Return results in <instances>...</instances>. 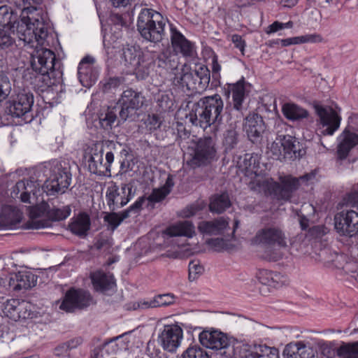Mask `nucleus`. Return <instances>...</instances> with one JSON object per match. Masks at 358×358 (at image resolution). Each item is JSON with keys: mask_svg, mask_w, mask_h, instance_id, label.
<instances>
[{"mask_svg": "<svg viewBox=\"0 0 358 358\" xmlns=\"http://www.w3.org/2000/svg\"><path fill=\"white\" fill-rule=\"evenodd\" d=\"M341 204L343 206L358 207V190L353 189L346 194Z\"/></svg>", "mask_w": 358, "mask_h": 358, "instance_id": "5fc2aeb1", "label": "nucleus"}, {"mask_svg": "<svg viewBox=\"0 0 358 358\" xmlns=\"http://www.w3.org/2000/svg\"><path fill=\"white\" fill-rule=\"evenodd\" d=\"M217 159V148L215 139L210 136L201 138L196 143L192 157L187 164L192 169L204 166Z\"/></svg>", "mask_w": 358, "mask_h": 358, "instance_id": "f8f14e48", "label": "nucleus"}, {"mask_svg": "<svg viewBox=\"0 0 358 358\" xmlns=\"http://www.w3.org/2000/svg\"><path fill=\"white\" fill-rule=\"evenodd\" d=\"M92 301L90 293L82 289H69L59 306V308L66 312H74L88 307Z\"/></svg>", "mask_w": 358, "mask_h": 358, "instance_id": "dca6fc26", "label": "nucleus"}, {"mask_svg": "<svg viewBox=\"0 0 358 358\" xmlns=\"http://www.w3.org/2000/svg\"><path fill=\"white\" fill-rule=\"evenodd\" d=\"M42 208L50 220H38L34 222L36 229L46 228L51 226V221H61L66 219L71 214V209L69 206L62 208L50 207L48 203L43 204Z\"/></svg>", "mask_w": 358, "mask_h": 358, "instance_id": "412c9836", "label": "nucleus"}, {"mask_svg": "<svg viewBox=\"0 0 358 358\" xmlns=\"http://www.w3.org/2000/svg\"><path fill=\"white\" fill-rule=\"evenodd\" d=\"M169 236H185L192 238L195 234L194 226L191 221H179L166 229Z\"/></svg>", "mask_w": 358, "mask_h": 358, "instance_id": "c756f323", "label": "nucleus"}, {"mask_svg": "<svg viewBox=\"0 0 358 358\" xmlns=\"http://www.w3.org/2000/svg\"><path fill=\"white\" fill-rule=\"evenodd\" d=\"M134 166V162L133 157L131 155H128L121 162L120 164V171L123 173H127L129 171H131Z\"/></svg>", "mask_w": 358, "mask_h": 358, "instance_id": "69168bd1", "label": "nucleus"}, {"mask_svg": "<svg viewBox=\"0 0 358 358\" xmlns=\"http://www.w3.org/2000/svg\"><path fill=\"white\" fill-rule=\"evenodd\" d=\"M145 201V196H142L138 197V199L126 210L120 213H116L115 211L106 213L103 217V221L108 224V229L113 231L125 219L131 217L132 215H138L142 210V206Z\"/></svg>", "mask_w": 358, "mask_h": 358, "instance_id": "a211bd4d", "label": "nucleus"}, {"mask_svg": "<svg viewBox=\"0 0 358 358\" xmlns=\"http://www.w3.org/2000/svg\"><path fill=\"white\" fill-rule=\"evenodd\" d=\"M337 157L340 160L345 159L350 152L358 145V134L345 128L338 137Z\"/></svg>", "mask_w": 358, "mask_h": 358, "instance_id": "b1692460", "label": "nucleus"}, {"mask_svg": "<svg viewBox=\"0 0 358 358\" xmlns=\"http://www.w3.org/2000/svg\"><path fill=\"white\" fill-rule=\"evenodd\" d=\"M210 79V71L206 66L201 65L194 72L186 71L182 69L175 74L173 83L181 88L184 92L191 94H201L208 88Z\"/></svg>", "mask_w": 358, "mask_h": 358, "instance_id": "39448f33", "label": "nucleus"}, {"mask_svg": "<svg viewBox=\"0 0 358 358\" xmlns=\"http://www.w3.org/2000/svg\"><path fill=\"white\" fill-rule=\"evenodd\" d=\"M34 8L35 12L30 10V8H25L23 13L27 15L19 20L17 13L11 7L0 6V27H15L17 24L16 34L24 44L35 48L38 45L48 46L49 38H52L50 27L44 22L41 12Z\"/></svg>", "mask_w": 358, "mask_h": 358, "instance_id": "f257e3e1", "label": "nucleus"}, {"mask_svg": "<svg viewBox=\"0 0 358 358\" xmlns=\"http://www.w3.org/2000/svg\"><path fill=\"white\" fill-rule=\"evenodd\" d=\"M114 107L117 113L119 114V119L123 122L127 120L134 121L139 116L138 110L124 104H118V102H117Z\"/></svg>", "mask_w": 358, "mask_h": 358, "instance_id": "a18cd8bd", "label": "nucleus"}, {"mask_svg": "<svg viewBox=\"0 0 358 358\" xmlns=\"http://www.w3.org/2000/svg\"><path fill=\"white\" fill-rule=\"evenodd\" d=\"M340 358H358V341L355 343H343L336 350Z\"/></svg>", "mask_w": 358, "mask_h": 358, "instance_id": "37998d69", "label": "nucleus"}, {"mask_svg": "<svg viewBox=\"0 0 358 358\" xmlns=\"http://www.w3.org/2000/svg\"><path fill=\"white\" fill-rule=\"evenodd\" d=\"M244 129L249 140L257 143L265 130L263 118L257 113H250L245 119Z\"/></svg>", "mask_w": 358, "mask_h": 358, "instance_id": "5701e85b", "label": "nucleus"}, {"mask_svg": "<svg viewBox=\"0 0 358 358\" xmlns=\"http://www.w3.org/2000/svg\"><path fill=\"white\" fill-rule=\"evenodd\" d=\"M207 243L217 252L224 250L227 245L226 241L222 238L208 239Z\"/></svg>", "mask_w": 358, "mask_h": 358, "instance_id": "052dcab7", "label": "nucleus"}, {"mask_svg": "<svg viewBox=\"0 0 358 358\" xmlns=\"http://www.w3.org/2000/svg\"><path fill=\"white\" fill-rule=\"evenodd\" d=\"M117 102L118 104H124L139 110L143 105L144 97L140 92L128 89L122 92Z\"/></svg>", "mask_w": 358, "mask_h": 358, "instance_id": "2f4dec72", "label": "nucleus"}, {"mask_svg": "<svg viewBox=\"0 0 358 358\" xmlns=\"http://www.w3.org/2000/svg\"><path fill=\"white\" fill-rule=\"evenodd\" d=\"M145 124L147 129L149 131H152L160 127L162 121L157 115H149L145 121Z\"/></svg>", "mask_w": 358, "mask_h": 358, "instance_id": "13d9d810", "label": "nucleus"}, {"mask_svg": "<svg viewBox=\"0 0 358 358\" xmlns=\"http://www.w3.org/2000/svg\"><path fill=\"white\" fill-rule=\"evenodd\" d=\"M91 280L94 289L103 294L113 290L116 285L113 275L101 271L92 273Z\"/></svg>", "mask_w": 358, "mask_h": 358, "instance_id": "bb28decb", "label": "nucleus"}, {"mask_svg": "<svg viewBox=\"0 0 358 358\" xmlns=\"http://www.w3.org/2000/svg\"><path fill=\"white\" fill-rule=\"evenodd\" d=\"M166 21L159 12L151 8H142L137 19V31L144 40L157 43L166 36Z\"/></svg>", "mask_w": 358, "mask_h": 358, "instance_id": "20e7f679", "label": "nucleus"}, {"mask_svg": "<svg viewBox=\"0 0 358 358\" xmlns=\"http://www.w3.org/2000/svg\"><path fill=\"white\" fill-rule=\"evenodd\" d=\"M230 91L232 92L234 108L238 111L241 110L243 109V103L245 98L244 80H240L235 84L230 85L228 91L225 94L229 95Z\"/></svg>", "mask_w": 358, "mask_h": 358, "instance_id": "f704fd0d", "label": "nucleus"}, {"mask_svg": "<svg viewBox=\"0 0 358 358\" xmlns=\"http://www.w3.org/2000/svg\"><path fill=\"white\" fill-rule=\"evenodd\" d=\"M334 222L335 230L340 236L351 238L358 233V213L354 210L337 213Z\"/></svg>", "mask_w": 358, "mask_h": 358, "instance_id": "2eb2a0df", "label": "nucleus"}, {"mask_svg": "<svg viewBox=\"0 0 358 358\" xmlns=\"http://www.w3.org/2000/svg\"><path fill=\"white\" fill-rule=\"evenodd\" d=\"M177 137L176 141L180 144L182 141L189 138L190 133L187 131L182 124L178 123L177 125Z\"/></svg>", "mask_w": 358, "mask_h": 358, "instance_id": "e2e57ef3", "label": "nucleus"}, {"mask_svg": "<svg viewBox=\"0 0 358 358\" xmlns=\"http://www.w3.org/2000/svg\"><path fill=\"white\" fill-rule=\"evenodd\" d=\"M174 299L175 296L172 294H159L150 301L138 303L137 308L146 309L169 306L174 303Z\"/></svg>", "mask_w": 358, "mask_h": 358, "instance_id": "58836bf2", "label": "nucleus"}, {"mask_svg": "<svg viewBox=\"0 0 358 358\" xmlns=\"http://www.w3.org/2000/svg\"><path fill=\"white\" fill-rule=\"evenodd\" d=\"M141 53L135 47L123 48L121 56L122 63L127 69L129 73H132L140 62Z\"/></svg>", "mask_w": 358, "mask_h": 358, "instance_id": "7c9ffc66", "label": "nucleus"}, {"mask_svg": "<svg viewBox=\"0 0 358 358\" xmlns=\"http://www.w3.org/2000/svg\"><path fill=\"white\" fill-rule=\"evenodd\" d=\"M95 59L87 55L82 59L78 67V79L83 87H90L96 81L98 70L94 66Z\"/></svg>", "mask_w": 358, "mask_h": 358, "instance_id": "aec40b11", "label": "nucleus"}, {"mask_svg": "<svg viewBox=\"0 0 358 358\" xmlns=\"http://www.w3.org/2000/svg\"><path fill=\"white\" fill-rule=\"evenodd\" d=\"M244 358H280L279 351L275 348H271L266 345H255L248 350Z\"/></svg>", "mask_w": 358, "mask_h": 358, "instance_id": "72a5a7b5", "label": "nucleus"}, {"mask_svg": "<svg viewBox=\"0 0 358 358\" xmlns=\"http://www.w3.org/2000/svg\"><path fill=\"white\" fill-rule=\"evenodd\" d=\"M203 270V266L199 264L194 261L190 262L189 264V278H193L194 279L196 278L195 275L201 273Z\"/></svg>", "mask_w": 358, "mask_h": 358, "instance_id": "774afa93", "label": "nucleus"}, {"mask_svg": "<svg viewBox=\"0 0 358 358\" xmlns=\"http://www.w3.org/2000/svg\"><path fill=\"white\" fill-rule=\"evenodd\" d=\"M301 43H322L323 41L322 36L319 34H306L300 36Z\"/></svg>", "mask_w": 358, "mask_h": 358, "instance_id": "338daca9", "label": "nucleus"}, {"mask_svg": "<svg viewBox=\"0 0 358 358\" xmlns=\"http://www.w3.org/2000/svg\"><path fill=\"white\" fill-rule=\"evenodd\" d=\"M155 68H157L159 73H164L175 70L178 66V62L166 52H160L152 56Z\"/></svg>", "mask_w": 358, "mask_h": 358, "instance_id": "473e14b6", "label": "nucleus"}, {"mask_svg": "<svg viewBox=\"0 0 358 358\" xmlns=\"http://www.w3.org/2000/svg\"><path fill=\"white\" fill-rule=\"evenodd\" d=\"M15 27H0V49L12 47L15 42Z\"/></svg>", "mask_w": 358, "mask_h": 358, "instance_id": "79ce46f5", "label": "nucleus"}, {"mask_svg": "<svg viewBox=\"0 0 358 358\" xmlns=\"http://www.w3.org/2000/svg\"><path fill=\"white\" fill-rule=\"evenodd\" d=\"M124 78L123 77H110L103 85V90L104 92H110L115 90L121 85L124 84Z\"/></svg>", "mask_w": 358, "mask_h": 358, "instance_id": "603ef678", "label": "nucleus"}, {"mask_svg": "<svg viewBox=\"0 0 358 358\" xmlns=\"http://www.w3.org/2000/svg\"><path fill=\"white\" fill-rule=\"evenodd\" d=\"M90 224L89 215L86 213H80L77 217L72 219L69 224V228L73 234L82 237L87 235Z\"/></svg>", "mask_w": 358, "mask_h": 358, "instance_id": "c85d7f7f", "label": "nucleus"}, {"mask_svg": "<svg viewBox=\"0 0 358 358\" xmlns=\"http://www.w3.org/2000/svg\"><path fill=\"white\" fill-rule=\"evenodd\" d=\"M270 157L275 160H294L302 157L305 150L297 139L289 134H282L278 131L275 140L268 148Z\"/></svg>", "mask_w": 358, "mask_h": 358, "instance_id": "0eeeda50", "label": "nucleus"}, {"mask_svg": "<svg viewBox=\"0 0 358 358\" xmlns=\"http://www.w3.org/2000/svg\"><path fill=\"white\" fill-rule=\"evenodd\" d=\"M205 206L206 203L203 201H197L185 208L182 212V216L189 217L195 215L198 212L202 210Z\"/></svg>", "mask_w": 358, "mask_h": 358, "instance_id": "6e6d98bb", "label": "nucleus"}, {"mask_svg": "<svg viewBox=\"0 0 358 358\" xmlns=\"http://www.w3.org/2000/svg\"><path fill=\"white\" fill-rule=\"evenodd\" d=\"M51 174L42 185L47 195L62 194L66 192L71 182V173L68 167L57 164L50 169Z\"/></svg>", "mask_w": 358, "mask_h": 358, "instance_id": "9b49d317", "label": "nucleus"}, {"mask_svg": "<svg viewBox=\"0 0 358 358\" xmlns=\"http://www.w3.org/2000/svg\"><path fill=\"white\" fill-rule=\"evenodd\" d=\"M287 282V278L278 272L273 271V275L271 278L269 287L273 288H279L285 285Z\"/></svg>", "mask_w": 358, "mask_h": 358, "instance_id": "4d7b16f0", "label": "nucleus"}, {"mask_svg": "<svg viewBox=\"0 0 358 358\" xmlns=\"http://www.w3.org/2000/svg\"><path fill=\"white\" fill-rule=\"evenodd\" d=\"M238 136L234 124L231 123L229 129H227L223 134L222 143L226 150H231L235 148L239 141Z\"/></svg>", "mask_w": 358, "mask_h": 358, "instance_id": "c03bdc74", "label": "nucleus"}, {"mask_svg": "<svg viewBox=\"0 0 358 358\" xmlns=\"http://www.w3.org/2000/svg\"><path fill=\"white\" fill-rule=\"evenodd\" d=\"M273 271L266 269H261L257 273V277L260 283L269 285Z\"/></svg>", "mask_w": 358, "mask_h": 358, "instance_id": "680f3d73", "label": "nucleus"}, {"mask_svg": "<svg viewBox=\"0 0 358 358\" xmlns=\"http://www.w3.org/2000/svg\"><path fill=\"white\" fill-rule=\"evenodd\" d=\"M103 146L102 143H94L89 146L85 151V157L87 162L90 173L103 176H110V165L114 161V155L110 151L106 154V162L103 163Z\"/></svg>", "mask_w": 358, "mask_h": 358, "instance_id": "6e6552de", "label": "nucleus"}, {"mask_svg": "<svg viewBox=\"0 0 358 358\" xmlns=\"http://www.w3.org/2000/svg\"><path fill=\"white\" fill-rule=\"evenodd\" d=\"M31 68L41 76L43 83L47 87L59 85V91L62 92L61 62L56 58L54 52L46 48L37 50L36 54L32 55Z\"/></svg>", "mask_w": 358, "mask_h": 358, "instance_id": "7ed1b4c3", "label": "nucleus"}, {"mask_svg": "<svg viewBox=\"0 0 358 358\" xmlns=\"http://www.w3.org/2000/svg\"><path fill=\"white\" fill-rule=\"evenodd\" d=\"M11 91V83L8 78L0 74V102L6 99Z\"/></svg>", "mask_w": 358, "mask_h": 358, "instance_id": "3c124183", "label": "nucleus"}, {"mask_svg": "<svg viewBox=\"0 0 358 358\" xmlns=\"http://www.w3.org/2000/svg\"><path fill=\"white\" fill-rule=\"evenodd\" d=\"M171 41L173 49L183 57L194 59L196 51L193 43L188 41L176 27H171Z\"/></svg>", "mask_w": 358, "mask_h": 358, "instance_id": "4be33fe9", "label": "nucleus"}, {"mask_svg": "<svg viewBox=\"0 0 358 358\" xmlns=\"http://www.w3.org/2000/svg\"><path fill=\"white\" fill-rule=\"evenodd\" d=\"M34 94L29 90H20L12 100L9 101L8 113L13 117H21L25 122H30L34 115L31 108L34 105Z\"/></svg>", "mask_w": 358, "mask_h": 358, "instance_id": "ddd939ff", "label": "nucleus"}, {"mask_svg": "<svg viewBox=\"0 0 358 358\" xmlns=\"http://www.w3.org/2000/svg\"><path fill=\"white\" fill-rule=\"evenodd\" d=\"M228 224V222L225 219L220 217L212 221L200 222L198 229L203 234L217 235L221 234Z\"/></svg>", "mask_w": 358, "mask_h": 358, "instance_id": "cd10ccee", "label": "nucleus"}, {"mask_svg": "<svg viewBox=\"0 0 358 358\" xmlns=\"http://www.w3.org/2000/svg\"><path fill=\"white\" fill-rule=\"evenodd\" d=\"M26 189L20 195V199L24 203H30V194L37 196V188H39L40 183L34 181V178L25 181Z\"/></svg>", "mask_w": 358, "mask_h": 358, "instance_id": "de8ad7c7", "label": "nucleus"}, {"mask_svg": "<svg viewBox=\"0 0 358 358\" xmlns=\"http://www.w3.org/2000/svg\"><path fill=\"white\" fill-rule=\"evenodd\" d=\"M18 305H20L18 299H7L2 304V311L6 317L16 321L18 315H17Z\"/></svg>", "mask_w": 358, "mask_h": 358, "instance_id": "49530a36", "label": "nucleus"}, {"mask_svg": "<svg viewBox=\"0 0 358 358\" xmlns=\"http://www.w3.org/2000/svg\"><path fill=\"white\" fill-rule=\"evenodd\" d=\"M231 205L229 196L227 192L216 194L210 199L209 209L213 213H222Z\"/></svg>", "mask_w": 358, "mask_h": 358, "instance_id": "4c0bfd02", "label": "nucleus"}, {"mask_svg": "<svg viewBox=\"0 0 358 358\" xmlns=\"http://www.w3.org/2000/svg\"><path fill=\"white\" fill-rule=\"evenodd\" d=\"M182 338V329L178 324L165 325L159 334L158 341L164 350L173 352L179 347Z\"/></svg>", "mask_w": 358, "mask_h": 358, "instance_id": "6ab92c4d", "label": "nucleus"}, {"mask_svg": "<svg viewBox=\"0 0 358 358\" xmlns=\"http://www.w3.org/2000/svg\"><path fill=\"white\" fill-rule=\"evenodd\" d=\"M192 124L206 129L213 125L215 129L223 123L224 101L215 94L201 98L194 103L189 114Z\"/></svg>", "mask_w": 358, "mask_h": 358, "instance_id": "f03ea898", "label": "nucleus"}, {"mask_svg": "<svg viewBox=\"0 0 358 358\" xmlns=\"http://www.w3.org/2000/svg\"><path fill=\"white\" fill-rule=\"evenodd\" d=\"M286 236L282 228L275 224H268L259 229L254 237V243L265 248H285Z\"/></svg>", "mask_w": 358, "mask_h": 358, "instance_id": "4468645a", "label": "nucleus"}, {"mask_svg": "<svg viewBox=\"0 0 358 358\" xmlns=\"http://www.w3.org/2000/svg\"><path fill=\"white\" fill-rule=\"evenodd\" d=\"M134 182H121L117 185L111 182L106 189V199L110 211H115L125 206L135 196Z\"/></svg>", "mask_w": 358, "mask_h": 358, "instance_id": "1a4fd4ad", "label": "nucleus"}, {"mask_svg": "<svg viewBox=\"0 0 358 358\" xmlns=\"http://www.w3.org/2000/svg\"><path fill=\"white\" fill-rule=\"evenodd\" d=\"M243 163L247 172L254 173L257 175L259 165L257 154H245Z\"/></svg>", "mask_w": 358, "mask_h": 358, "instance_id": "09e8293b", "label": "nucleus"}, {"mask_svg": "<svg viewBox=\"0 0 358 358\" xmlns=\"http://www.w3.org/2000/svg\"><path fill=\"white\" fill-rule=\"evenodd\" d=\"M315 110L320 119V123L323 129L321 133L324 136H331L340 127L341 117L337 112L331 107H324L315 104Z\"/></svg>", "mask_w": 358, "mask_h": 358, "instance_id": "f3484780", "label": "nucleus"}, {"mask_svg": "<svg viewBox=\"0 0 358 358\" xmlns=\"http://www.w3.org/2000/svg\"><path fill=\"white\" fill-rule=\"evenodd\" d=\"M180 358H210L207 352L198 345L189 346L182 353Z\"/></svg>", "mask_w": 358, "mask_h": 358, "instance_id": "8fccbe9b", "label": "nucleus"}, {"mask_svg": "<svg viewBox=\"0 0 358 358\" xmlns=\"http://www.w3.org/2000/svg\"><path fill=\"white\" fill-rule=\"evenodd\" d=\"M282 112L287 120L292 121L301 120L308 116L307 110L294 103H286L283 104Z\"/></svg>", "mask_w": 358, "mask_h": 358, "instance_id": "e433bc0d", "label": "nucleus"}, {"mask_svg": "<svg viewBox=\"0 0 358 358\" xmlns=\"http://www.w3.org/2000/svg\"><path fill=\"white\" fill-rule=\"evenodd\" d=\"M155 69L152 57L143 56L132 73L138 80H145Z\"/></svg>", "mask_w": 358, "mask_h": 358, "instance_id": "ea45409f", "label": "nucleus"}, {"mask_svg": "<svg viewBox=\"0 0 358 358\" xmlns=\"http://www.w3.org/2000/svg\"><path fill=\"white\" fill-rule=\"evenodd\" d=\"M157 103L159 110L162 112L169 110L173 105V100L167 94H159L157 99Z\"/></svg>", "mask_w": 358, "mask_h": 358, "instance_id": "864d4df0", "label": "nucleus"}, {"mask_svg": "<svg viewBox=\"0 0 358 358\" xmlns=\"http://www.w3.org/2000/svg\"><path fill=\"white\" fill-rule=\"evenodd\" d=\"M173 186V176L169 175L165 184L159 188L153 189L148 197H145V200L147 199L150 203L161 202L170 194Z\"/></svg>", "mask_w": 358, "mask_h": 358, "instance_id": "c9c22d12", "label": "nucleus"}, {"mask_svg": "<svg viewBox=\"0 0 358 358\" xmlns=\"http://www.w3.org/2000/svg\"><path fill=\"white\" fill-rule=\"evenodd\" d=\"M19 304L17 307V317L16 318V321L20 319H26L29 317L31 315V311L28 308L29 304L27 301L19 299Z\"/></svg>", "mask_w": 358, "mask_h": 358, "instance_id": "bf43d9fd", "label": "nucleus"}, {"mask_svg": "<svg viewBox=\"0 0 358 358\" xmlns=\"http://www.w3.org/2000/svg\"><path fill=\"white\" fill-rule=\"evenodd\" d=\"M280 182H268L266 180L255 179L249 182V188L253 191H260L266 187L270 194L278 200L289 201L293 193L299 188L300 183L296 178L291 176H281Z\"/></svg>", "mask_w": 358, "mask_h": 358, "instance_id": "423d86ee", "label": "nucleus"}, {"mask_svg": "<svg viewBox=\"0 0 358 358\" xmlns=\"http://www.w3.org/2000/svg\"><path fill=\"white\" fill-rule=\"evenodd\" d=\"M117 113L115 107H108L99 115V121L101 128L105 130L111 129L113 124L117 120Z\"/></svg>", "mask_w": 358, "mask_h": 358, "instance_id": "a19ab883", "label": "nucleus"}, {"mask_svg": "<svg viewBox=\"0 0 358 358\" xmlns=\"http://www.w3.org/2000/svg\"><path fill=\"white\" fill-rule=\"evenodd\" d=\"M316 353V350L310 345L297 341L287 344L282 355L285 358H315Z\"/></svg>", "mask_w": 358, "mask_h": 358, "instance_id": "a878e982", "label": "nucleus"}, {"mask_svg": "<svg viewBox=\"0 0 358 358\" xmlns=\"http://www.w3.org/2000/svg\"><path fill=\"white\" fill-rule=\"evenodd\" d=\"M199 338L203 346L216 351L222 358H232L234 355V348L229 338L218 330H204Z\"/></svg>", "mask_w": 358, "mask_h": 358, "instance_id": "9d476101", "label": "nucleus"}, {"mask_svg": "<svg viewBox=\"0 0 358 358\" xmlns=\"http://www.w3.org/2000/svg\"><path fill=\"white\" fill-rule=\"evenodd\" d=\"M37 280L38 276L29 271H20L10 274V283L13 291L31 289L36 286Z\"/></svg>", "mask_w": 358, "mask_h": 358, "instance_id": "393cba45", "label": "nucleus"}, {"mask_svg": "<svg viewBox=\"0 0 358 358\" xmlns=\"http://www.w3.org/2000/svg\"><path fill=\"white\" fill-rule=\"evenodd\" d=\"M324 227L323 226H313L310 228L308 231L306 236L310 238H321L325 234Z\"/></svg>", "mask_w": 358, "mask_h": 358, "instance_id": "0e129e2a", "label": "nucleus"}]
</instances>
